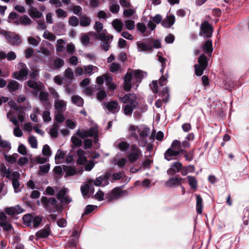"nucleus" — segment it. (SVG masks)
<instances>
[{
	"mask_svg": "<svg viewBox=\"0 0 249 249\" xmlns=\"http://www.w3.org/2000/svg\"><path fill=\"white\" fill-rule=\"evenodd\" d=\"M107 96V95L106 91L104 90H101L97 93V99L99 101H102L106 98Z\"/></svg>",
	"mask_w": 249,
	"mask_h": 249,
	"instance_id": "obj_63",
	"label": "nucleus"
},
{
	"mask_svg": "<svg viewBox=\"0 0 249 249\" xmlns=\"http://www.w3.org/2000/svg\"><path fill=\"white\" fill-rule=\"evenodd\" d=\"M182 167L181 163L176 161L170 166V167L167 171V173L168 175H174L176 173H178L181 169Z\"/></svg>",
	"mask_w": 249,
	"mask_h": 249,
	"instance_id": "obj_19",
	"label": "nucleus"
},
{
	"mask_svg": "<svg viewBox=\"0 0 249 249\" xmlns=\"http://www.w3.org/2000/svg\"><path fill=\"white\" fill-rule=\"evenodd\" d=\"M49 93L44 91H41L39 94V99L43 106L47 109L51 107V104L49 100Z\"/></svg>",
	"mask_w": 249,
	"mask_h": 249,
	"instance_id": "obj_16",
	"label": "nucleus"
},
{
	"mask_svg": "<svg viewBox=\"0 0 249 249\" xmlns=\"http://www.w3.org/2000/svg\"><path fill=\"white\" fill-rule=\"evenodd\" d=\"M117 146L121 151L124 152L128 149L129 144L126 142L123 141L119 142Z\"/></svg>",
	"mask_w": 249,
	"mask_h": 249,
	"instance_id": "obj_54",
	"label": "nucleus"
},
{
	"mask_svg": "<svg viewBox=\"0 0 249 249\" xmlns=\"http://www.w3.org/2000/svg\"><path fill=\"white\" fill-rule=\"evenodd\" d=\"M112 38V36H107L104 34L101 35V37L99 39L102 40V48L105 51H107L109 50Z\"/></svg>",
	"mask_w": 249,
	"mask_h": 249,
	"instance_id": "obj_14",
	"label": "nucleus"
},
{
	"mask_svg": "<svg viewBox=\"0 0 249 249\" xmlns=\"http://www.w3.org/2000/svg\"><path fill=\"white\" fill-rule=\"evenodd\" d=\"M27 85L29 88L35 90V93L36 94H37L38 92L41 90L42 88V85L41 84H39L34 80L28 81L27 82Z\"/></svg>",
	"mask_w": 249,
	"mask_h": 249,
	"instance_id": "obj_29",
	"label": "nucleus"
},
{
	"mask_svg": "<svg viewBox=\"0 0 249 249\" xmlns=\"http://www.w3.org/2000/svg\"><path fill=\"white\" fill-rule=\"evenodd\" d=\"M90 19L86 16H82L80 19V24L82 26H88L90 23Z\"/></svg>",
	"mask_w": 249,
	"mask_h": 249,
	"instance_id": "obj_49",
	"label": "nucleus"
},
{
	"mask_svg": "<svg viewBox=\"0 0 249 249\" xmlns=\"http://www.w3.org/2000/svg\"><path fill=\"white\" fill-rule=\"evenodd\" d=\"M77 156V163L78 164H84L87 161V158L85 156V152L81 149H79L76 152Z\"/></svg>",
	"mask_w": 249,
	"mask_h": 249,
	"instance_id": "obj_28",
	"label": "nucleus"
},
{
	"mask_svg": "<svg viewBox=\"0 0 249 249\" xmlns=\"http://www.w3.org/2000/svg\"><path fill=\"white\" fill-rule=\"evenodd\" d=\"M65 153L60 149H58L55 156V161L56 164L61 163V160L65 158Z\"/></svg>",
	"mask_w": 249,
	"mask_h": 249,
	"instance_id": "obj_41",
	"label": "nucleus"
},
{
	"mask_svg": "<svg viewBox=\"0 0 249 249\" xmlns=\"http://www.w3.org/2000/svg\"><path fill=\"white\" fill-rule=\"evenodd\" d=\"M50 168V165L49 163H46L45 165H41L39 167V174L47 173L49 172Z\"/></svg>",
	"mask_w": 249,
	"mask_h": 249,
	"instance_id": "obj_57",
	"label": "nucleus"
},
{
	"mask_svg": "<svg viewBox=\"0 0 249 249\" xmlns=\"http://www.w3.org/2000/svg\"><path fill=\"white\" fill-rule=\"evenodd\" d=\"M109 10L113 14L118 13L120 10V6L115 2H112L109 5Z\"/></svg>",
	"mask_w": 249,
	"mask_h": 249,
	"instance_id": "obj_51",
	"label": "nucleus"
},
{
	"mask_svg": "<svg viewBox=\"0 0 249 249\" xmlns=\"http://www.w3.org/2000/svg\"><path fill=\"white\" fill-rule=\"evenodd\" d=\"M203 51L211 56L213 51L212 41L209 39L207 40L201 46Z\"/></svg>",
	"mask_w": 249,
	"mask_h": 249,
	"instance_id": "obj_25",
	"label": "nucleus"
},
{
	"mask_svg": "<svg viewBox=\"0 0 249 249\" xmlns=\"http://www.w3.org/2000/svg\"><path fill=\"white\" fill-rule=\"evenodd\" d=\"M41 203L43 208L50 213L55 212L58 208L57 201L53 197H48L43 196L41 198Z\"/></svg>",
	"mask_w": 249,
	"mask_h": 249,
	"instance_id": "obj_3",
	"label": "nucleus"
},
{
	"mask_svg": "<svg viewBox=\"0 0 249 249\" xmlns=\"http://www.w3.org/2000/svg\"><path fill=\"white\" fill-rule=\"evenodd\" d=\"M76 135L81 139L87 137H93L95 142L98 140V130L96 126L91 127L88 130L78 129L76 132Z\"/></svg>",
	"mask_w": 249,
	"mask_h": 249,
	"instance_id": "obj_4",
	"label": "nucleus"
},
{
	"mask_svg": "<svg viewBox=\"0 0 249 249\" xmlns=\"http://www.w3.org/2000/svg\"><path fill=\"white\" fill-rule=\"evenodd\" d=\"M150 133V129L147 127H144L141 130L139 128V134L140 137H147Z\"/></svg>",
	"mask_w": 249,
	"mask_h": 249,
	"instance_id": "obj_62",
	"label": "nucleus"
},
{
	"mask_svg": "<svg viewBox=\"0 0 249 249\" xmlns=\"http://www.w3.org/2000/svg\"><path fill=\"white\" fill-rule=\"evenodd\" d=\"M196 211L198 214H201L203 209V200L200 195L196 194Z\"/></svg>",
	"mask_w": 249,
	"mask_h": 249,
	"instance_id": "obj_33",
	"label": "nucleus"
},
{
	"mask_svg": "<svg viewBox=\"0 0 249 249\" xmlns=\"http://www.w3.org/2000/svg\"><path fill=\"white\" fill-rule=\"evenodd\" d=\"M98 68L91 65H89L84 66L85 73L91 75L92 74V71H97Z\"/></svg>",
	"mask_w": 249,
	"mask_h": 249,
	"instance_id": "obj_43",
	"label": "nucleus"
},
{
	"mask_svg": "<svg viewBox=\"0 0 249 249\" xmlns=\"http://www.w3.org/2000/svg\"><path fill=\"white\" fill-rule=\"evenodd\" d=\"M112 26L118 33L121 32L123 28V22L118 19H115L112 21Z\"/></svg>",
	"mask_w": 249,
	"mask_h": 249,
	"instance_id": "obj_37",
	"label": "nucleus"
},
{
	"mask_svg": "<svg viewBox=\"0 0 249 249\" xmlns=\"http://www.w3.org/2000/svg\"><path fill=\"white\" fill-rule=\"evenodd\" d=\"M43 36L45 39H47L51 41H53L55 39V36L48 31H45Z\"/></svg>",
	"mask_w": 249,
	"mask_h": 249,
	"instance_id": "obj_59",
	"label": "nucleus"
},
{
	"mask_svg": "<svg viewBox=\"0 0 249 249\" xmlns=\"http://www.w3.org/2000/svg\"><path fill=\"white\" fill-rule=\"evenodd\" d=\"M188 183L192 189L196 190L197 188V181L194 177L188 176L187 177Z\"/></svg>",
	"mask_w": 249,
	"mask_h": 249,
	"instance_id": "obj_38",
	"label": "nucleus"
},
{
	"mask_svg": "<svg viewBox=\"0 0 249 249\" xmlns=\"http://www.w3.org/2000/svg\"><path fill=\"white\" fill-rule=\"evenodd\" d=\"M124 25L126 29L132 30L135 28V22L130 19H127L124 21Z\"/></svg>",
	"mask_w": 249,
	"mask_h": 249,
	"instance_id": "obj_47",
	"label": "nucleus"
},
{
	"mask_svg": "<svg viewBox=\"0 0 249 249\" xmlns=\"http://www.w3.org/2000/svg\"><path fill=\"white\" fill-rule=\"evenodd\" d=\"M69 23L72 26H76L79 24V20L75 16L71 17L69 19Z\"/></svg>",
	"mask_w": 249,
	"mask_h": 249,
	"instance_id": "obj_64",
	"label": "nucleus"
},
{
	"mask_svg": "<svg viewBox=\"0 0 249 249\" xmlns=\"http://www.w3.org/2000/svg\"><path fill=\"white\" fill-rule=\"evenodd\" d=\"M136 44L138 52L149 53L153 51L152 43L150 42L149 39L144 41H138Z\"/></svg>",
	"mask_w": 249,
	"mask_h": 249,
	"instance_id": "obj_10",
	"label": "nucleus"
},
{
	"mask_svg": "<svg viewBox=\"0 0 249 249\" xmlns=\"http://www.w3.org/2000/svg\"><path fill=\"white\" fill-rule=\"evenodd\" d=\"M121 70V65L116 62L112 63L110 66V71L112 72H116Z\"/></svg>",
	"mask_w": 249,
	"mask_h": 249,
	"instance_id": "obj_56",
	"label": "nucleus"
},
{
	"mask_svg": "<svg viewBox=\"0 0 249 249\" xmlns=\"http://www.w3.org/2000/svg\"><path fill=\"white\" fill-rule=\"evenodd\" d=\"M18 68L19 70V71L14 72L12 74V77L19 81L26 79L29 73V70L26 64L20 62L18 64Z\"/></svg>",
	"mask_w": 249,
	"mask_h": 249,
	"instance_id": "obj_5",
	"label": "nucleus"
},
{
	"mask_svg": "<svg viewBox=\"0 0 249 249\" xmlns=\"http://www.w3.org/2000/svg\"><path fill=\"white\" fill-rule=\"evenodd\" d=\"M142 152L135 144L130 146V151L127 156L128 160L131 163L135 162L142 156Z\"/></svg>",
	"mask_w": 249,
	"mask_h": 249,
	"instance_id": "obj_8",
	"label": "nucleus"
},
{
	"mask_svg": "<svg viewBox=\"0 0 249 249\" xmlns=\"http://www.w3.org/2000/svg\"><path fill=\"white\" fill-rule=\"evenodd\" d=\"M67 103L62 100L54 101V107L58 113H62L66 109Z\"/></svg>",
	"mask_w": 249,
	"mask_h": 249,
	"instance_id": "obj_26",
	"label": "nucleus"
},
{
	"mask_svg": "<svg viewBox=\"0 0 249 249\" xmlns=\"http://www.w3.org/2000/svg\"><path fill=\"white\" fill-rule=\"evenodd\" d=\"M182 180V178H178L176 177H171L165 183L167 186L171 188H175L181 186L180 181Z\"/></svg>",
	"mask_w": 249,
	"mask_h": 249,
	"instance_id": "obj_21",
	"label": "nucleus"
},
{
	"mask_svg": "<svg viewBox=\"0 0 249 249\" xmlns=\"http://www.w3.org/2000/svg\"><path fill=\"white\" fill-rule=\"evenodd\" d=\"M128 132L130 138L138 140L139 128L138 126L130 125L128 127Z\"/></svg>",
	"mask_w": 249,
	"mask_h": 249,
	"instance_id": "obj_24",
	"label": "nucleus"
},
{
	"mask_svg": "<svg viewBox=\"0 0 249 249\" xmlns=\"http://www.w3.org/2000/svg\"><path fill=\"white\" fill-rule=\"evenodd\" d=\"M123 171L112 173L110 171H107L106 172V178L108 181H110L113 182L122 178Z\"/></svg>",
	"mask_w": 249,
	"mask_h": 249,
	"instance_id": "obj_17",
	"label": "nucleus"
},
{
	"mask_svg": "<svg viewBox=\"0 0 249 249\" xmlns=\"http://www.w3.org/2000/svg\"><path fill=\"white\" fill-rule=\"evenodd\" d=\"M20 178V174L18 172H14L12 174V185L15 193H18L20 191L19 187L20 184L18 179Z\"/></svg>",
	"mask_w": 249,
	"mask_h": 249,
	"instance_id": "obj_18",
	"label": "nucleus"
},
{
	"mask_svg": "<svg viewBox=\"0 0 249 249\" xmlns=\"http://www.w3.org/2000/svg\"><path fill=\"white\" fill-rule=\"evenodd\" d=\"M71 141L75 146L79 147L82 145V141L75 136H72L71 138Z\"/></svg>",
	"mask_w": 249,
	"mask_h": 249,
	"instance_id": "obj_61",
	"label": "nucleus"
},
{
	"mask_svg": "<svg viewBox=\"0 0 249 249\" xmlns=\"http://www.w3.org/2000/svg\"><path fill=\"white\" fill-rule=\"evenodd\" d=\"M73 78L74 74L72 69L70 68H68L65 71L64 75L62 76V79L65 80L66 79H68L69 80V83H71Z\"/></svg>",
	"mask_w": 249,
	"mask_h": 249,
	"instance_id": "obj_34",
	"label": "nucleus"
},
{
	"mask_svg": "<svg viewBox=\"0 0 249 249\" xmlns=\"http://www.w3.org/2000/svg\"><path fill=\"white\" fill-rule=\"evenodd\" d=\"M93 182L94 185L97 186H105L109 184V181L107 180V178H106V173L104 176L96 178L95 180L92 181Z\"/></svg>",
	"mask_w": 249,
	"mask_h": 249,
	"instance_id": "obj_27",
	"label": "nucleus"
},
{
	"mask_svg": "<svg viewBox=\"0 0 249 249\" xmlns=\"http://www.w3.org/2000/svg\"><path fill=\"white\" fill-rule=\"evenodd\" d=\"M31 23V20L27 15L20 16L18 18V20L16 21L17 24H21L23 25H30Z\"/></svg>",
	"mask_w": 249,
	"mask_h": 249,
	"instance_id": "obj_35",
	"label": "nucleus"
},
{
	"mask_svg": "<svg viewBox=\"0 0 249 249\" xmlns=\"http://www.w3.org/2000/svg\"><path fill=\"white\" fill-rule=\"evenodd\" d=\"M102 105L110 112L113 114L117 113L120 109V107L117 101L104 102L102 103Z\"/></svg>",
	"mask_w": 249,
	"mask_h": 249,
	"instance_id": "obj_12",
	"label": "nucleus"
},
{
	"mask_svg": "<svg viewBox=\"0 0 249 249\" xmlns=\"http://www.w3.org/2000/svg\"><path fill=\"white\" fill-rule=\"evenodd\" d=\"M92 180H90L88 183L81 186V191L84 197H86L89 193V191L92 188Z\"/></svg>",
	"mask_w": 249,
	"mask_h": 249,
	"instance_id": "obj_36",
	"label": "nucleus"
},
{
	"mask_svg": "<svg viewBox=\"0 0 249 249\" xmlns=\"http://www.w3.org/2000/svg\"><path fill=\"white\" fill-rule=\"evenodd\" d=\"M63 169L66 172V176H71L75 175L76 173V170L73 168L63 166Z\"/></svg>",
	"mask_w": 249,
	"mask_h": 249,
	"instance_id": "obj_50",
	"label": "nucleus"
},
{
	"mask_svg": "<svg viewBox=\"0 0 249 249\" xmlns=\"http://www.w3.org/2000/svg\"><path fill=\"white\" fill-rule=\"evenodd\" d=\"M65 43L64 41L62 39L57 40L56 46V51L59 52H63L65 49V47L63 45Z\"/></svg>",
	"mask_w": 249,
	"mask_h": 249,
	"instance_id": "obj_52",
	"label": "nucleus"
},
{
	"mask_svg": "<svg viewBox=\"0 0 249 249\" xmlns=\"http://www.w3.org/2000/svg\"><path fill=\"white\" fill-rule=\"evenodd\" d=\"M198 64L201 66L203 68H206L208 65V59L204 54L200 55L198 60Z\"/></svg>",
	"mask_w": 249,
	"mask_h": 249,
	"instance_id": "obj_42",
	"label": "nucleus"
},
{
	"mask_svg": "<svg viewBox=\"0 0 249 249\" xmlns=\"http://www.w3.org/2000/svg\"><path fill=\"white\" fill-rule=\"evenodd\" d=\"M68 191V189L66 188L62 189L56 195L57 199L64 205L67 204L72 201L71 198L69 196L66 195Z\"/></svg>",
	"mask_w": 249,
	"mask_h": 249,
	"instance_id": "obj_13",
	"label": "nucleus"
},
{
	"mask_svg": "<svg viewBox=\"0 0 249 249\" xmlns=\"http://www.w3.org/2000/svg\"><path fill=\"white\" fill-rule=\"evenodd\" d=\"M72 102L73 104H75L77 106L81 107L84 103L83 99L78 95H75L72 97Z\"/></svg>",
	"mask_w": 249,
	"mask_h": 249,
	"instance_id": "obj_46",
	"label": "nucleus"
},
{
	"mask_svg": "<svg viewBox=\"0 0 249 249\" xmlns=\"http://www.w3.org/2000/svg\"><path fill=\"white\" fill-rule=\"evenodd\" d=\"M175 22V17L173 15H167L165 18L161 21L162 25L165 28H170Z\"/></svg>",
	"mask_w": 249,
	"mask_h": 249,
	"instance_id": "obj_23",
	"label": "nucleus"
},
{
	"mask_svg": "<svg viewBox=\"0 0 249 249\" xmlns=\"http://www.w3.org/2000/svg\"><path fill=\"white\" fill-rule=\"evenodd\" d=\"M20 86V84L17 81L15 80H11L9 82L7 88H8L9 91L12 93L18 90Z\"/></svg>",
	"mask_w": 249,
	"mask_h": 249,
	"instance_id": "obj_30",
	"label": "nucleus"
},
{
	"mask_svg": "<svg viewBox=\"0 0 249 249\" xmlns=\"http://www.w3.org/2000/svg\"><path fill=\"white\" fill-rule=\"evenodd\" d=\"M44 217L42 215H38L33 216L32 225L34 227L36 228L39 226L41 223Z\"/></svg>",
	"mask_w": 249,
	"mask_h": 249,
	"instance_id": "obj_40",
	"label": "nucleus"
},
{
	"mask_svg": "<svg viewBox=\"0 0 249 249\" xmlns=\"http://www.w3.org/2000/svg\"><path fill=\"white\" fill-rule=\"evenodd\" d=\"M206 69V68H203V67L201 66H200L198 64H196L195 65V73L197 76H201L203 74V71Z\"/></svg>",
	"mask_w": 249,
	"mask_h": 249,
	"instance_id": "obj_60",
	"label": "nucleus"
},
{
	"mask_svg": "<svg viewBox=\"0 0 249 249\" xmlns=\"http://www.w3.org/2000/svg\"><path fill=\"white\" fill-rule=\"evenodd\" d=\"M22 219L24 224H25L26 226H32L33 216L31 214H25L23 216Z\"/></svg>",
	"mask_w": 249,
	"mask_h": 249,
	"instance_id": "obj_45",
	"label": "nucleus"
},
{
	"mask_svg": "<svg viewBox=\"0 0 249 249\" xmlns=\"http://www.w3.org/2000/svg\"><path fill=\"white\" fill-rule=\"evenodd\" d=\"M18 157V154H14L11 156H8L6 154L4 155L5 160L9 162L14 163L16 161Z\"/></svg>",
	"mask_w": 249,
	"mask_h": 249,
	"instance_id": "obj_58",
	"label": "nucleus"
},
{
	"mask_svg": "<svg viewBox=\"0 0 249 249\" xmlns=\"http://www.w3.org/2000/svg\"><path fill=\"white\" fill-rule=\"evenodd\" d=\"M213 28L207 21L202 22L200 25L199 35L204 37H211L212 36Z\"/></svg>",
	"mask_w": 249,
	"mask_h": 249,
	"instance_id": "obj_9",
	"label": "nucleus"
},
{
	"mask_svg": "<svg viewBox=\"0 0 249 249\" xmlns=\"http://www.w3.org/2000/svg\"><path fill=\"white\" fill-rule=\"evenodd\" d=\"M159 61L161 63V69L160 70V72L163 73L164 69L166 67V59L163 57L159 53L157 54Z\"/></svg>",
	"mask_w": 249,
	"mask_h": 249,
	"instance_id": "obj_48",
	"label": "nucleus"
},
{
	"mask_svg": "<svg viewBox=\"0 0 249 249\" xmlns=\"http://www.w3.org/2000/svg\"><path fill=\"white\" fill-rule=\"evenodd\" d=\"M51 233V230L49 226H46L44 228L37 231L36 235L37 239L45 238L49 236Z\"/></svg>",
	"mask_w": 249,
	"mask_h": 249,
	"instance_id": "obj_22",
	"label": "nucleus"
},
{
	"mask_svg": "<svg viewBox=\"0 0 249 249\" xmlns=\"http://www.w3.org/2000/svg\"><path fill=\"white\" fill-rule=\"evenodd\" d=\"M1 34L9 41L13 45H19L21 43V40L18 35L16 33L2 30Z\"/></svg>",
	"mask_w": 249,
	"mask_h": 249,
	"instance_id": "obj_6",
	"label": "nucleus"
},
{
	"mask_svg": "<svg viewBox=\"0 0 249 249\" xmlns=\"http://www.w3.org/2000/svg\"><path fill=\"white\" fill-rule=\"evenodd\" d=\"M138 105L127 104L123 106L124 114L126 115H131L134 109Z\"/></svg>",
	"mask_w": 249,
	"mask_h": 249,
	"instance_id": "obj_31",
	"label": "nucleus"
},
{
	"mask_svg": "<svg viewBox=\"0 0 249 249\" xmlns=\"http://www.w3.org/2000/svg\"><path fill=\"white\" fill-rule=\"evenodd\" d=\"M104 76L105 77V81L107 85H108L111 89H114L115 88V86L112 82V78L106 75H104Z\"/></svg>",
	"mask_w": 249,
	"mask_h": 249,
	"instance_id": "obj_55",
	"label": "nucleus"
},
{
	"mask_svg": "<svg viewBox=\"0 0 249 249\" xmlns=\"http://www.w3.org/2000/svg\"><path fill=\"white\" fill-rule=\"evenodd\" d=\"M146 72L142 71L140 70L133 71L131 73L127 72L124 78V89L125 91H128L131 89V81L133 76L136 82H141V80L144 77L146 76Z\"/></svg>",
	"mask_w": 249,
	"mask_h": 249,
	"instance_id": "obj_1",
	"label": "nucleus"
},
{
	"mask_svg": "<svg viewBox=\"0 0 249 249\" xmlns=\"http://www.w3.org/2000/svg\"><path fill=\"white\" fill-rule=\"evenodd\" d=\"M184 150L181 148V144L179 141L175 140L173 141L170 147L167 149L164 154V159L170 161L177 159V157Z\"/></svg>",
	"mask_w": 249,
	"mask_h": 249,
	"instance_id": "obj_2",
	"label": "nucleus"
},
{
	"mask_svg": "<svg viewBox=\"0 0 249 249\" xmlns=\"http://www.w3.org/2000/svg\"><path fill=\"white\" fill-rule=\"evenodd\" d=\"M29 14L31 17L36 18H39L42 16V14L35 7L30 8Z\"/></svg>",
	"mask_w": 249,
	"mask_h": 249,
	"instance_id": "obj_39",
	"label": "nucleus"
},
{
	"mask_svg": "<svg viewBox=\"0 0 249 249\" xmlns=\"http://www.w3.org/2000/svg\"><path fill=\"white\" fill-rule=\"evenodd\" d=\"M182 154H183L184 157L185 158V160L187 161H190L194 159L193 150L187 152L186 150H184V152H182Z\"/></svg>",
	"mask_w": 249,
	"mask_h": 249,
	"instance_id": "obj_53",
	"label": "nucleus"
},
{
	"mask_svg": "<svg viewBox=\"0 0 249 249\" xmlns=\"http://www.w3.org/2000/svg\"><path fill=\"white\" fill-rule=\"evenodd\" d=\"M80 235V234L78 231V229H75L72 232L71 238H72V241L71 243V244L72 246H76L77 244V240Z\"/></svg>",
	"mask_w": 249,
	"mask_h": 249,
	"instance_id": "obj_44",
	"label": "nucleus"
},
{
	"mask_svg": "<svg viewBox=\"0 0 249 249\" xmlns=\"http://www.w3.org/2000/svg\"><path fill=\"white\" fill-rule=\"evenodd\" d=\"M124 186H122L121 187H115L114 188L110 193L107 195V199L109 201L116 200L119 199L120 197L123 196H125L127 194V191L125 190H122V188Z\"/></svg>",
	"mask_w": 249,
	"mask_h": 249,
	"instance_id": "obj_7",
	"label": "nucleus"
},
{
	"mask_svg": "<svg viewBox=\"0 0 249 249\" xmlns=\"http://www.w3.org/2000/svg\"><path fill=\"white\" fill-rule=\"evenodd\" d=\"M0 226L5 231H9L12 228L10 219L8 218L3 212H0Z\"/></svg>",
	"mask_w": 249,
	"mask_h": 249,
	"instance_id": "obj_11",
	"label": "nucleus"
},
{
	"mask_svg": "<svg viewBox=\"0 0 249 249\" xmlns=\"http://www.w3.org/2000/svg\"><path fill=\"white\" fill-rule=\"evenodd\" d=\"M94 29L96 31V32L93 34L97 39L101 37V35L102 34H104L105 35L107 34L106 30H103V25L101 22L96 21L94 26Z\"/></svg>",
	"mask_w": 249,
	"mask_h": 249,
	"instance_id": "obj_20",
	"label": "nucleus"
},
{
	"mask_svg": "<svg viewBox=\"0 0 249 249\" xmlns=\"http://www.w3.org/2000/svg\"><path fill=\"white\" fill-rule=\"evenodd\" d=\"M64 65V60L61 58L56 57L53 60L52 66L54 70H57L62 68Z\"/></svg>",
	"mask_w": 249,
	"mask_h": 249,
	"instance_id": "obj_32",
	"label": "nucleus"
},
{
	"mask_svg": "<svg viewBox=\"0 0 249 249\" xmlns=\"http://www.w3.org/2000/svg\"><path fill=\"white\" fill-rule=\"evenodd\" d=\"M137 97L134 93H128L120 98V100L124 104L138 105L137 101Z\"/></svg>",
	"mask_w": 249,
	"mask_h": 249,
	"instance_id": "obj_15",
	"label": "nucleus"
}]
</instances>
